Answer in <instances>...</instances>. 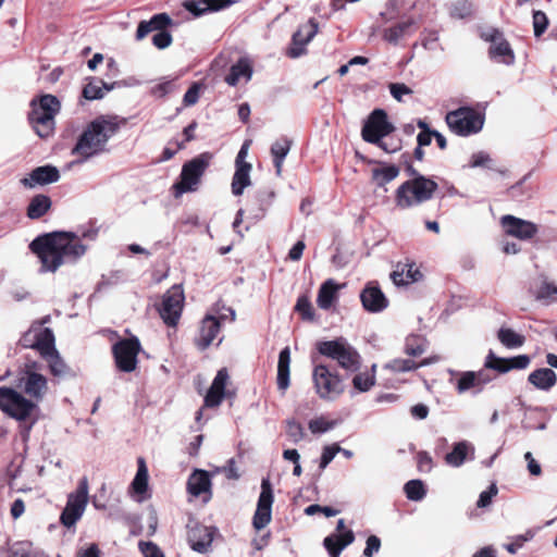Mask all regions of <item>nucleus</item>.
Instances as JSON below:
<instances>
[{
	"mask_svg": "<svg viewBox=\"0 0 557 557\" xmlns=\"http://www.w3.org/2000/svg\"><path fill=\"white\" fill-rule=\"evenodd\" d=\"M32 251L41 262V270L55 272L64 262L75 261L86 252V246L74 233L59 232L34 239Z\"/></svg>",
	"mask_w": 557,
	"mask_h": 557,
	"instance_id": "nucleus-1",
	"label": "nucleus"
},
{
	"mask_svg": "<svg viewBox=\"0 0 557 557\" xmlns=\"http://www.w3.org/2000/svg\"><path fill=\"white\" fill-rule=\"evenodd\" d=\"M117 127L115 117L99 116L95 119L79 136L72 153L86 160L102 152Z\"/></svg>",
	"mask_w": 557,
	"mask_h": 557,
	"instance_id": "nucleus-2",
	"label": "nucleus"
},
{
	"mask_svg": "<svg viewBox=\"0 0 557 557\" xmlns=\"http://www.w3.org/2000/svg\"><path fill=\"white\" fill-rule=\"evenodd\" d=\"M437 184L422 175H416L412 180L403 183L396 190L395 202L400 209H408L430 200Z\"/></svg>",
	"mask_w": 557,
	"mask_h": 557,
	"instance_id": "nucleus-3",
	"label": "nucleus"
},
{
	"mask_svg": "<svg viewBox=\"0 0 557 557\" xmlns=\"http://www.w3.org/2000/svg\"><path fill=\"white\" fill-rule=\"evenodd\" d=\"M60 110V102L52 95H44L38 100L32 101L29 121L41 138L49 137L54 129V117Z\"/></svg>",
	"mask_w": 557,
	"mask_h": 557,
	"instance_id": "nucleus-4",
	"label": "nucleus"
},
{
	"mask_svg": "<svg viewBox=\"0 0 557 557\" xmlns=\"http://www.w3.org/2000/svg\"><path fill=\"white\" fill-rule=\"evenodd\" d=\"M318 351L332 360L347 371H357L360 367V355L343 337L333 341L320 342L317 345Z\"/></svg>",
	"mask_w": 557,
	"mask_h": 557,
	"instance_id": "nucleus-5",
	"label": "nucleus"
},
{
	"mask_svg": "<svg viewBox=\"0 0 557 557\" xmlns=\"http://www.w3.org/2000/svg\"><path fill=\"white\" fill-rule=\"evenodd\" d=\"M394 131V126L387 121V114L382 109L374 110L366 124L362 127L363 140L377 145L387 153L396 152L400 149V145L395 144L392 148L386 147V141L383 140L389 133Z\"/></svg>",
	"mask_w": 557,
	"mask_h": 557,
	"instance_id": "nucleus-6",
	"label": "nucleus"
},
{
	"mask_svg": "<svg viewBox=\"0 0 557 557\" xmlns=\"http://www.w3.org/2000/svg\"><path fill=\"white\" fill-rule=\"evenodd\" d=\"M445 120L454 134L467 137L483 128L485 117L484 114L472 108L461 107L448 112Z\"/></svg>",
	"mask_w": 557,
	"mask_h": 557,
	"instance_id": "nucleus-7",
	"label": "nucleus"
},
{
	"mask_svg": "<svg viewBox=\"0 0 557 557\" xmlns=\"http://www.w3.org/2000/svg\"><path fill=\"white\" fill-rule=\"evenodd\" d=\"M313 387L323 400H335L344 393L341 376L323 363H315L312 370Z\"/></svg>",
	"mask_w": 557,
	"mask_h": 557,
	"instance_id": "nucleus-8",
	"label": "nucleus"
},
{
	"mask_svg": "<svg viewBox=\"0 0 557 557\" xmlns=\"http://www.w3.org/2000/svg\"><path fill=\"white\" fill-rule=\"evenodd\" d=\"M37 405L32 399L26 398L20 392L12 387H0V409L9 417L25 421L36 410Z\"/></svg>",
	"mask_w": 557,
	"mask_h": 557,
	"instance_id": "nucleus-9",
	"label": "nucleus"
},
{
	"mask_svg": "<svg viewBox=\"0 0 557 557\" xmlns=\"http://www.w3.org/2000/svg\"><path fill=\"white\" fill-rule=\"evenodd\" d=\"M211 159L212 156L205 152L183 165L181 181L174 185L176 195H182L197 189L200 178L209 166Z\"/></svg>",
	"mask_w": 557,
	"mask_h": 557,
	"instance_id": "nucleus-10",
	"label": "nucleus"
},
{
	"mask_svg": "<svg viewBox=\"0 0 557 557\" xmlns=\"http://www.w3.org/2000/svg\"><path fill=\"white\" fill-rule=\"evenodd\" d=\"M89 486L87 478L79 480L76 490L69 494L65 508L61 513L63 525L71 528L82 518L88 504Z\"/></svg>",
	"mask_w": 557,
	"mask_h": 557,
	"instance_id": "nucleus-11",
	"label": "nucleus"
},
{
	"mask_svg": "<svg viewBox=\"0 0 557 557\" xmlns=\"http://www.w3.org/2000/svg\"><path fill=\"white\" fill-rule=\"evenodd\" d=\"M184 292L182 286H172L162 298L159 309L160 315L169 326H175L181 318L184 306Z\"/></svg>",
	"mask_w": 557,
	"mask_h": 557,
	"instance_id": "nucleus-12",
	"label": "nucleus"
},
{
	"mask_svg": "<svg viewBox=\"0 0 557 557\" xmlns=\"http://www.w3.org/2000/svg\"><path fill=\"white\" fill-rule=\"evenodd\" d=\"M138 338L132 337L117 342L113 346V355L120 371L132 372L137 367V356L140 351Z\"/></svg>",
	"mask_w": 557,
	"mask_h": 557,
	"instance_id": "nucleus-13",
	"label": "nucleus"
},
{
	"mask_svg": "<svg viewBox=\"0 0 557 557\" xmlns=\"http://www.w3.org/2000/svg\"><path fill=\"white\" fill-rule=\"evenodd\" d=\"M274 502L271 483L268 479L261 482V493L259 495L257 509L253 515L252 525L256 530L264 529L272 519V505Z\"/></svg>",
	"mask_w": 557,
	"mask_h": 557,
	"instance_id": "nucleus-14",
	"label": "nucleus"
},
{
	"mask_svg": "<svg viewBox=\"0 0 557 557\" xmlns=\"http://www.w3.org/2000/svg\"><path fill=\"white\" fill-rule=\"evenodd\" d=\"M481 36L485 41L491 42V58L506 65H510L515 62L513 51L499 30L490 28L484 30Z\"/></svg>",
	"mask_w": 557,
	"mask_h": 557,
	"instance_id": "nucleus-15",
	"label": "nucleus"
},
{
	"mask_svg": "<svg viewBox=\"0 0 557 557\" xmlns=\"http://www.w3.org/2000/svg\"><path fill=\"white\" fill-rule=\"evenodd\" d=\"M319 29V24L314 18H310L302 24L293 35L292 45L287 50V55L296 59L306 53V46L312 40Z\"/></svg>",
	"mask_w": 557,
	"mask_h": 557,
	"instance_id": "nucleus-16",
	"label": "nucleus"
},
{
	"mask_svg": "<svg viewBox=\"0 0 557 557\" xmlns=\"http://www.w3.org/2000/svg\"><path fill=\"white\" fill-rule=\"evenodd\" d=\"M355 541V534L347 530L344 519L337 521L336 533L326 536L323 545L331 557H338L344 548Z\"/></svg>",
	"mask_w": 557,
	"mask_h": 557,
	"instance_id": "nucleus-17",
	"label": "nucleus"
},
{
	"mask_svg": "<svg viewBox=\"0 0 557 557\" xmlns=\"http://www.w3.org/2000/svg\"><path fill=\"white\" fill-rule=\"evenodd\" d=\"M25 345L36 348L41 356L54 351V335L50 329L32 327L24 337Z\"/></svg>",
	"mask_w": 557,
	"mask_h": 557,
	"instance_id": "nucleus-18",
	"label": "nucleus"
},
{
	"mask_svg": "<svg viewBox=\"0 0 557 557\" xmlns=\"http://www.w3.org/2000/svg\"><path fill=\"white\" fill-rule=\"evenodd\" d=\"M502 226L506 234L522 240L532 238L537 232V226L534 223L513 215H504Z\"/></svg>",
	"mask_w": 557,
	"mask_h": 557,
	"instance_id": "nucleus-19",
	"label": "nucleus"
},
{
	"mask_svg": "<svg viewBox=\"0 0 557 557\" xmlns=\"http://www.w3.org/2000/svg\"><path fill=\"white\" fill-rule=\"evenodd\" d=\"M20 382L23 384L25 393L35 401L42 400L47 394L48 381L40 373L27 369L25 376Z\"/></svg>",
	"mask_w": 557,
	"mask_h": 557,
	"instance_id": "nucleus-20",
	"label": "nucleus"
},
{
	"mask_svg": "<svg viewBox=\"0 0 557 557\" xmlns=\"http://www.w3.org/2000/svg\"><path fill=\"white\" fill-rule=\"evenodd\" d=\"M530 362L531 359L527 355H519L511 358H500L490 352L485 361V367L496 370L500 373H506L512 369H527Z\"/></svg>",
	"mask_w": 557,
	"mask_h": 557,
	"instance_id": "nucleus-21",
	"label": "nucleus"
},
{
	"mask_svg": "<svg viewBox=\"0 0 557 557\" xmlns=\"http://www.w3.org/2000/svg\"><path fill=\"white\" fill-rule=\"evenodd\" d=\"M221 318L213 314H207L202 320L199 329V335L196 338V345L200 349L208 348L218 334L220 333Z\"/></svg>",
	"mask_w": 557,
	"mask_h": 557,
	"instance_id": "nucleus-22",
	"label": "nucleus"
},
{
	"mask_svg": "<svg viewBox=\"0 0 557 557\" xmlns=\"http://www.w3.org/2000/svg\"><path fill=\"white\" fill-rule=\"evenodd\" d=\"M60 174L57 168L52 165L38 166L32 171L28 177L21 180V183L28 188L37 185H46L58 182Z\"/></svg>",
	"mask_w": 557,
	"mask_h": 557,
	"instance_id": "nucleus-23",
	"label": "nucleus"
},
{
	"mask_svg": "<svg viewBox=\"0 0 557 557\" xmlns=\"http://www.w3.org/2000/svg\"><path fill=\"white\" fill-rule=\"evenodd\" d=\"M227 381L228 373L226 369L219 370L205 397L206 407H218L222 403Z\"/></svg>",
	"mask_w": 557,
	"mask_h": 557,
	"instance_id": "nucleus-24",
	"label": "nucleus"
},
{
	"mask_svg": "<svg viewBox=\"0 0 557 557\" xmlns=\"http://www.w3.org/2000/svg\"><path fill=\"white\" fill-rule=\"evenodd\" d=\"M233 2V0H185L183 7L195 16H200L228 8Z\"/></svg>",
	"mask_w": 557,
	"mask_h": 557,
	"instance_id": "nucleus-25",
	"label": "nucleus"
},
{
	"mask_svg": "<svg viewBox=\"0 0 557 557\" xmlns=\"http://www.w3.org/2000/svg\"><path fill=\"white\" fill-rule=\"evenodd\" d=\"M360 298L363 308L370 312H379L387 307L386 297L382 290L373 284H368L366 286L360 295Z\"/></svg>",
	"mask_w": 557,
	"mask_h": 557,
	"instance_id": "nucleus-26",
	"label": "nucleus"
},
{
	"mask_svg": "<svg viewBox=\"0 0 557 557\" xmlns=\"http://www.w3.org/2000/svg\"><path fill=\"white\" fill-rule=\"evenodd\" d=\"M213 540L212 530L208 527L196 524L188 531L190 547L198 553H206Z\"/></svg>",
	"mask_w": 557,
	"mask_h": 557,
	"instance_id": "nucleus-27",
	"label": "nucleus"
},
{
	"mask_svg": "<svg viewBox=\"0 0 557 557\" xmlns=\"http://www.w3.org/2000/svg\"><path fill=\"white\" fill-rule=\"evenodd\" d=\"M187 491L195 497L201 494H209L211 496V479L207 471L196 469L188 478Z\"/></svg>",
	"mask_w": 557,
	"mask_h": 557,
	"instance_id": "nucleus-28",
	"label": "nucleus"
},
{
	"mask_svg": "<svg viewBox=\"0 0 557 557\" xmlns=\"http://www.w3.org/2000/svg\"><path fill=\"white\" fill-rule=\"evenodd\" d=\"M252 76V66L247 58H242L237 63L232 65L228 75L225 77V82L230 86H236L242 82H249Z\"/></svg>",
	"mask_w": 557,
	"mask_h": 557,
	"instance_id": "nucleus-29",
	"label": "nucleus"
},
{
	"mask_svg": "<svg viewBox=\"0 0 557 557\" xmlns=\"http://www.w3.org/2000/svg\"><path fill=\"white\" fill-rule=\"evenodd\" d=\"M344 285L329 278L319 288L317 304L319 308L329 310L337 299V293Z\"/></svg>",
	"mask_w": 557,
	"mask_h": 557,
	"instance_id": "nucleus-30",
	"label": "nucleus"
},
{
	"mask_svg": "<svg viewBox=\"0 0 557 557\" xmlns=\"http://www.w3.org/2000/svg\"><path fill=\"white\" fill-rule=\"evenodd\" d=\"M459 377L456 382V388L459 394L476 388L480 391L487 382L482 372L467 371L458 374Z\"/></svg>",
	"mask_w": 557,
	"mask_h": 557,
	"instance_id": "nucleus-31",
	"label": "nucleus"
},
{
	"mask_svg": "<svg viewBox=\"0 0 557 557\" xmlns=\"http://www.w3.org/2000/svg\"><path fill=\"white\" fill-rule=\"evenodd\" d=\"M416 26L417 23L413 18H407L393 27L386 28L383 38L391 44H397L401 38L413 34Z\"/></svg>",
	"mask_w": 557,
	"mask_h": 557,
	"instance_id": "nucleus-32",
	"label": "nucleus"
},
{
	"mask_svg": "<svg viewBox=\"0 0 557 557\" xmlns=\"http://www.w3.org/2000/svg\"><path fill=\"white\" fill-rule=\"evenodd\" d=\"M473 445L467 441H461L456 443L453 450L445 456V461L447 465L458 468L465 462L469 455L473 456Z\"/></svg>",
	"mask_w": 557,
	"mask_h": 557,
	"instance_id": "nucleus-33",
	"label": "nucleus"
},
{
	"mask_svg": "<svg viewBox=\"0 0 557 557\" xmlns=\"http://www.w3.org/2000/svg\"><path fill=\"white\" fill-rule=\"evenodd\" d=\"M420 271L413 263H405L403 265H398L397 269L391 274L393 282L400 285H408L414 283L421 277Z\"/></svg>",
	"mask_w": 557,
	"mask_h": 557,
	"instance_id": "nucleus-34",
	"label": "nucleus"
},
{
	"mask_svg": "<svg viewBox=\"0 0 557 557\" xmlns=\"http://www.w3.org/2000/svg\"><path fill=\"white\" fill-rule=\"evenodd\" d=\"M148 469L143 458L138 459L137 473L131 484L132 492L137 496V500L145 499V494L148 490Z\"/></svg>",
	"mask_w": 557,
	"mask_h": 557,
	"instance_id": "nucleus-35",
	"label": "nucleus"
},
{
	"mask_svg": "<svg viewBox=\"0 0 557 557\" xmlns=\"http://www.w3.org/2000/svg\"><path fill=\"white\" fill-rule=\"evenodd\" d=\"M289 364L290 351L288 347L281 350L277 362V387L281 391H286L289 386Z\"/></svg>",
	"mask_w": 557,
	"mask_h": 557,
	"instance_id": "nucleus-36",
	"label": "nucleus"
},
{
	"mask_svg": "<svg viewBox=\"0 0 557 557\" xmlns=\"http://www.w3.org/2000/svg\"><path fill=\"white\" fill-rule=\"evenodd\" d=\"M529 382L539 389L547 391L556 384V374L552 369L542 368L529 374Z\"/></svg>",
	"mask_w": 557,
	"mask_h": 557,
	"instance_id": "nucleus-37",
	"label": "nucleus"
},
{
	"mask_svg": "<svg viewBox=\"0 0 557 557\" xmlns=\"http://www.w3.org/2000/svg\"><path fill=\"white\" fill-rule=\"evenodd\" d=\"M236 170L232 181V193L240 196L244 189L251 184V165H235Z\"/></svg>",
	"mask_w": 557,
	"mask_h": 557,
	"instance_id": "nucleus-38",
	"label": "nucleus"
},
{
	"mask_svg": "<svg viewBox=\"0 0 557 557\" xmlns=\"http://www.w3.org/2000/svg\"><path fill=\"white\" fill-rule=\"evenodd\" d=\"M497 338L508 349H517L524 345L525 337L515 330L502 326L497 332Z\"/></svg>",
	"mask_w": 557,
	"mask_h": 557,
	"instance_id": "nucleus-39",
	"label": "nucleus"
},
{
	"mask_svg": "<svg viewBox=\"0 0 557 557\" xmlns=\"http://www.w3.org/2000/svg\"><path fill=\"white\" fill-rule=\"evenodd\" d=\"M290 145L292 143L288 138H281L276 140L271 147V153L273 156L274 166L276 169L277 175H280L282 172L283 162L289 152Z\"/></svg>",
	"mask_w": 557,
	"mask_h": 557,
	"instance_id": "nucleus-40",
	"label": "nucleus"
},
{
	"mask_svg": "<svg viewBox=\"0 0 557 557\" xmlns=\"http://www.w3.org/2000/svg\"><path fill=\"white\" fill-rule=\"evenodd\" d=\"M51 206L50 198L45 195L35 196L27 209V215L30 219H38L42 216Z\"/></svg>",
	"mask_w": 557,
	"mask_h": 557,
	"instance_id": "nucleus-41",
	"label": "nucleus"
},
{
	"mask_svg": "<svg viewBox=\"0 0 557 557\" xmlns=\"http://www.w3.org/2000/svg\"><path fill=\"white\" fill-rule=\"evenodd\" d=\"M398 174L399 169L395 165L375 168L372 170V178L379 186H383L392 182L398 176Z\"/></svg>",
	"mask_w": 557,
	"mask_h": 557,
	"instance_id": "nucleus-42",
	"label": "nucleus"
},
{
	"mask_svg": "<svg viewBox=\"0 0 557 557\" xmlns=\"http://www.w3.org/2000/svg\"><path fill=\"white\" fill-rule=\"evenodd\" d=\"M110 89L111 87L102 81L94 79L84 87L83 96L88 100L101 99Z\"/></svg>",
	"mask_w": 557,
	"mask_h": 557,
	"instance_id": "nucleus-43",
	"label": "nucleus"
},
{
	"mask_svg": "<svg viewBox=\"0 0 557 557\" xmlns=\"http://www.w3.org/2000/svg\"><path fill=\"white\" fill-rule=\"evenodd\" d=\"M376 364L372 366L371 372L358 373L352 379L354 387L359 392H368L375 383Z\"/></svg>",
	"mask_w": 557,
	"mask_h": 557,
	"instance_id": "nucleus-44",
	"label": "nucleus"
},
{
	"mask_svg": "<svg viewBox=\"0 0 557 557\" xmlns=\"http://www.w3.org/2000/svg\"><path fill=\"white\" fill-rule=\"evenodd\" d=\"M50 369V372L54 376L65 375L67 372V367L65 362L61 359L59 352L57 350L50 351L49 354L42 356Z\"/></svg>",
	"mask_w": 557,
	"mask_h": 557,
	"instance_id": "nucleus-45",
	"label": "nucleus"
},
{
	"mask_svg": "<svg viewBox=\"0 0 557 557\" xmlns=\"http://www.w3.org/2000/svg\"><path fill=\"white\" fill-rule=\"evenodd\" d=\"M405 493L408 499L419 502L425 496V488L420 480H411L405 484Z\"/></svg>",
	"mask_w": 557,
	"mask_h": 557,
	"instance_id": "nucleus-46",
	"label": "nucleus"
},
{
	"mask_svg": "<svg viewBox=\"0 0 557 557\" xmlns=\"http://www.w3.org/2000/svg\"><path fill=\"white\" fill-rule=\"evenodd\" d=\"M336 425L335 421L329 420L324 416L311 419L308 423V428L313 434H322L332 430Z\"/></svg>",
	"mask_w": 557,
	"mask_h": 557,
	"instance_id": "nucleus-47",
	"label": "nucleus"
},
{
	"mask_svg": "<svg viewBox=\"0 0 557 557\" xmlns=\"http://www.w3.org/2000/svg\"><path fill=\"white\" fill-rule=\"evenodd\" d=\"M428 364L426 361H422L421 363L417 364L414 361L410 359H394L389 363H387L385 367L387 369H391L395 372H406L411 371L413 369H417L418 367Z\"/></svg>",
	"mask_w": 557,
	"mask_h": 557,
	"instance_id": "nucleus-48",
	"label": "nucleus"
},
{
	"mask_svg": "<svg viewBox=\"0 0 557 557\" xmlns=\"http://www.w3.org/2000/svg\"><path fill=\"white\" fill-rule=\"evenodd\" d=\"M295 310L301 315L304 320H314V310L307 296H300L298 298Z\"/></svg>",
	"mask_w": 557,
	"mask_h": 557,
	"instance_id": "nucleus-49",
	"label": "nucleus"
},
{
	"mask_svg": "<svg viewBox=\"0 0 557 557\" xmlns=\"http://www.w3.org/2000/svg\"><path fill=\"white\" fill-rule=\"evenodd\" d=\"M548 26V18L542 11H535L533 13V29L535 37H540Z\"/></svg>",
	"mask_w": 557,
	"mask_h": 557,
	"instance_id": "nucleus-50",
	"label": "nucleus"
},
{
	"mask_svg": "<svg viewBox=\"0 0 557 557\" xmlns=\"http://www.w3.org/2000/svg\"><path fill=\"white\" fill-rule=\"evenodd\" d=\"M341 450L342 448L337 444L325 446L322 451L320 468L325 469Z\"/></svg>",
	"mask_w": 557,
	"mask_h": 557,
	"instance_id": "nucleus-51",
	"label": "nucleus"
},
{
	"mask_svg": "<svg viewBox=\"0 0 557 557\" xmlns=\"http://www.w3.org/2000/svg\"><path fill=\"white\" fill-rule=\"evenodd\" d=\"M472 4L467 0H460L454 3L451 15L456 17H465L471 13Z\"/></svg>",
	"mask_w": 557,
	"mask_h": 557,
	"instance_id": "nucleus-52",
	"label": "nucleus"
},
{
	"mask_svg": "<svg viewBox=\"0 0 557 557\" xmlns=\"http://www.w3.org/2000/svg\"><path fill=\"white\" fill-rule=\"evenodd\" d=\"M139 549L144 557H164L160 548L152 542H139Z\"/></svg>",
	"mask_w": 557,
	"mask_h": 557,
	"instance_id": "nucleus-53",
	"label": "nucleus"
},
{
	"mask_svg": "<svg viewBox=\"0 0 557 557\" xmlns=\"http://www.w3.org/2000/svg\"><path fill=\"white\" fill-rule=\"evenodd\" d=\"M287 434L294 442H298L304 438V428L299 422L289 420L287 421Z\"/></svg>",
	"mask_w": 557,
	"mask_h": 557,
	"instance_id": "nucleus-54",
	"label": "nucleus"
},
{
	"mask_svg": "<svg viewBox=\"0 0 557 557\" xmlns=\"http://www.w3.org/2000/svg\"><path fill=\"white\" fill-rule=\"evenodd\" d=\"M557 294V286L552 283L544 281L537 290L536 298L537 299H548Z\"/></svg>",
	"mask_w": 557,
	"mask_h": 557,
	"instance_id": "nucleus-55",
	"label": "nucleus"
},
{
	"mask_svg": "<svg viewBox=\"0 0 557 557\" xmlns=\"http://www.w3.org/2000/svg\"><path fill=\"white\" fill-rule=\"evenodd\" d=\"M153 30H163L168 25L171 24V18L165 13L156 14L148 21Z\"/></svg>",
	"mask_w": 557,
	"mask_h": 557,
	"instance_id": "nucleus-56",
	"label": "nucleus"
},
{
	"mask_svg": "<svg viewBox=\"0 0 557 557\" xmlns=\"http://www.w3.org/2000/svg\"><path fill=\"white\" fill-rule=\"evenodd\" d=\"M533 536L534 533L532 531H527L524 534L517 536L512 543L507 544L505 547L510 554H515L522 547L524 542L530 541Z\"/></svg>",
	"mask_w": 557,
	"mask_h": 557,
	"instance_id": "nucleus-57",
	"label": "nucleus"
},
{
	"mask_svg": "<svg viewBox=\"0 0 557 557\" xmlns=\"http://www.w3.org/2000/svg\"><path fill=\"white\" fill-rule=\"evenodd\" d=\"M152 42L158 49H165L172 44V36L165 30L153 35Z\"/></svg>",
	"mask_w": 557,
	"mask_h": 557,
	"instance_id": "nucleus-58",
	"label": "nucleus"
},
{
	"mask_svg": "<svg viewBox=\"0 0 557 557\" xmlns=\"http://www.w3.org/2000/svg\"><path fill=\"white\" fill-rule=\"evenodd\" d=\"M389 91L397 101H403V96L412 94V90L403 83L391 84Z\"/></svg>",
	"mask_w": 557,
	"mask_h": 557,
	"instance_id": "nucleus-59",
	"label": "nucleus"
},
{
	"mask_svg": "<svg viewBox=\"0 0 557 557\" xmlns=\"http://www.w3.org/2000/svg\"><path fill=\"white\" fill-rule=\"evenodd\" d=\"M497 494V487L495 484H492L487 491H483L480 494L478 500V507L484 508L488 506L492 502V498Z\"/></svg>",
	"mask_w": 557,
	"mask_h": 557,
	"instance_id": "nucleus-60",
	"label": "nucleus"
},
{
	"mask_svg": "<svg viewBox=\"0 0 557 557\" xmlns=\"http://www.w3.org/2000/svg\"><path fill=\"white\" fill-rule=\"evenodd\" d=\"M491 161V158L485 152H476L471 156L469 166L470 168H480V166H487Z\"/></svg>",
	"mask_w": 557,
	"mask_h": 557,
	"instance_id": "nucleus-61",
	"label": "nucleus"
},
{
	"mask_svg": "<svg viewBox=\"0 0 557 557\" xmlns=\"http://www.w3.org/2000/svg\"><path fill=\"white\" fill-rule=\"evenodd\" d=\"M200 86L198 84H194L184 96L185 106H193L199 99Z\"/></svg>",
	"mask_w": 557,
	"mask_h": 557,
	"instance_id": "nucleus-62",
	"label": "nucleus"
},
{
	"mask_svg": "<svg viewBox=\"0 0 557 557\" xmlns=\"http://www.w3.org/2000/svg\"><path fill=\"white\" fill-rule=\"evenodd\" d=\"M381 547V541L377 536L371 535L367 540V546L363 550V555H373V553H377Z\"/></svg>",
	"mask_w": 557,
	"mask_h": 557,
	"instance_id": "nucleus-63",
	"label": "nucleus"
},
{
	"mask_svg": "<svg viewBox=\"0 0 557 557\" xmlns=\"http://www.w3.org/2000/svg\"><path fill=\"white\" fill-rule=\"evenodd\" d=\"M418 467L421 471L429 472L432 469V458L428 453L418 454Z\"/></svg>",
	"mask_w": 557,
	"mask_h": 557,
	"instance_id": "nucleus-64",
	"label": "nucleus"
}]
</instances>
